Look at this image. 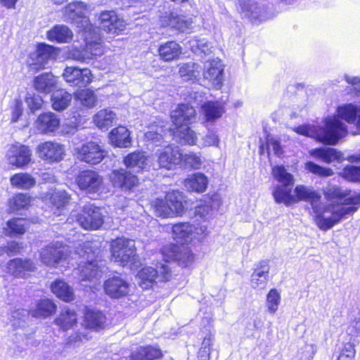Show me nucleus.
<instances>
[{"label": "nucleus", "mask_w": 360, "mask_h": 360, "mask_svg": "<svg viewBox=\"0 0 360 360\" xmlns=\"http://www.w3.org/2000/svg\"><path fill=\"white\" fill-rule=\"evenodd\" d=\"M281 301L280 294L276 289H271L266 296V306L270 313L274 314Z\"/></svg>", "instance_id": "obj_59"}, {"label": "nucleus", "mask_w": 360, "mask_h": 360, "mask_svg": "<svg viewBox=\"0 0 360 360\" xmlns=\"http://www.w3.org/2000/svg\"><path fill=\"white\" fill-rule=\"evenodd\" d=\"M37 152L41 159L49 162L60 161L65 154L63 146L53 141H46L39 144L37 146Z\"/></svg>", "instance_id": "obj_17"}, {"label": "nucleus", "mask_w": 360, "mask_h": 360, "mask_svg": "<svg viewBox=\"0 0 360 360\" xmlns=\"http://www.w3.org/2000/svg\"><path fill=\"white\" fill-rule=\"evenodd\" d=\"M56 305L50 300H40L35 308L30 311L32 316L35 318H46L56 311Z\"/></svg>", "instance_id": "obj_40"}, {"label": "nucleus", "mask_w": 360, "mask_h": 360, "mask_svg": "<svg viewBox=\"0 0 360 360\" xmlns=\"http://www.w3.org/2000/svg\"><path fill=\"white\" fill-rule=\"evenodd\" d=\"M75 96L82 105L87 108L94 107L97 100L95 94L89 89L81 90L76 94Z\"/></svg>", "instance_id": "obj_53"}, {"label": "nucleus", "mask_w": 360, "mask_h": 360, "mask_svg": "<svg viewBox=\"0 0 360 360\" xmlns=\"http://www.w3.org/2000/svg\"><path fill=\"white\" fill-rule=\"evenodd\" d=\"M127 169L134 172H139L146 169L148 165V158L144 152L136 151L127 155L124 159Z\"/></svg>", "instance_id": "obj_26"}, {"label": "nucleus", "mask_w": 360, "mask_h": 360, "mask_svg": "<svg viewBox=\"0 0 360 360\" xmlns=\"http://www.w3.org/2000/svg\"><path fill=\"white\" fill-rule=\"evenodd\" d=\"M100 28L107 33L118 34L125 28V22L114 11H105L99 15Z\"/></svg>", "instance_id": "obj_16"}, {"label": "nucleus", "mask_w": 360, "mask_h": 360, "mask_svg": "<svg viewBox=\"0 0 360 360\" xmlns=\"http://www.w3.org/2000/svg\"><path fill=\"white\" fill-rule=\"evenodd\" d=\"M323 192L328 200H342L350 195V191L332 184H328L324 187Z\"/></svg>", "instance_id": "obj_47"}, {"label": "nucleus", "mask_w": 360, "mask_h": 360, "mask_svg": "<svg viewBox=\"0 0 360 360\" xmlns=\"http://www.w3.org/2000/svg\"><path fill=\"white\" fill-rule=\"evenodd\" d=\"M110 180L115 188L122 191H131L139 184L136 175L127 169H114L110 174Z\"/></svg>", "instance_id": "obj_11"}, {"label": "nucleus", "mask_w": 360, "mask_h": 360, "mask_svg": "<svg viewBox=\"0 0 360 360\" xmlns=\"http://www.w3.org/2000/svg\"><path fill=\"white\" fill-rule=\"evenodd\" d=\"M191 24L192 21L186 19V17L174 15L173 14L165 16L162 20V25L163 26H169L180 32H184L189 29Z\"/></svg>", "instance_id": "obj_37"}, {"label": "nucleus", "mask_w": 360, "mask_h": 360, "mask_svg": "<svg viewBox=\"0 0 360 360\" xmlns=\"http://www.w3.org/2000/svg\"><path fill=\"white\" fill-rule=\"evenodd\" d=\"M170 252L171 254L168 256V248H165L163 250V255H167V262L169 258L171 260L177 262L180 266L186 267L193 261V254L184 247L181 248L179 246L174 245L171 248Z\"/></svg>", "instance_id": "obj_25"}, {"label": "nucleus", "mask_w": 360, "mask_h": 360, "mask_svg": "<svg viewBox=\"0 0 360 360\" xmlns=\"http://www.w3.org/2000/svg\"><path fill=\"white\" fill-rule=\"evenodd\" d=\"M54 323L63 330L71 329L77 325V313L70 308H64L55 319Z\"/></svg>", "instance_id": "obj_30"}, {"label": "nucleus", "mask_w": 360, "mask_h": 360, "mask_svg": "<svg viewBox=\"0 0 360 360\" xmlns=\"http://www.w3.org/2000/svg\"><path fill=\"white\" fill-rule=\"evenodd\" d=\"M185 165L191 167L193 169H199L202 165L200 156L195 153H185L182 154V159Z\"/></svg>", "instance_id": "obj_61"}, {"label": "nucleus", "mask_w": 360, "mask_h": 360, "mask_svg": "<svg viewBox=\"0 0 360 360\" xmlns=\"http://www.w3.org/2000/svg\"><path fill=\"white\" fill-rule=\"evenodd\" d=\"M110 139L112 143L117 147L127 148L131 144L130 133L125 127L122 126L112 130Z\"/></svg>", "instance_id": "obj_33"}, {"label": "nucleus", "mask_w": 360, "mask_h": 360, "mask_svg": "<svg viewBox=\"0 0 360 360\" xmlns=\"http://www.w3.org/2000/svg\"><path fill=\"white\" fill-rule=\"evenodd\" d=\"M237 8L243 18L252 22L262 20L265 11L264 6L252 0H237Z\"/></svg>", "instance_id": "obj_19"}, {"label": "nucleus", "mask_w": 360, "mask_h": 360, "mask_svg": "<svg viewBox=\"0 0 360 360\" xmlns=\"http://www.w3.org/2000/svg\"><path fill=\"white\" fill-rule=\"evenodd\" d=\"M139 278L141 280L140 285L145 289L151 286L153 282H165L169 281L172 277L169 268L167 264H160L157 268L146 266L141 269L138 273Z\"/></svg>", "instance_id": "obj_6"}, {"label": "nucleus", "mask_w": 360, "mask_h": 360, "mask_svg": "<svg viewBox=\"0 0 360 360\" xmlns=\"http://www.w3.org/2000/svg\"><path fill=\"white\" fill-rule=\"evenodd\" d=\"M30 198L27 194L18 193L15 195L8 202L9 210L11 212H18L28 207Z\"/></svg>", "instance_id": "obj_48"}, {"label": "nucleus", "mask_w": 360, "mask_h": 360, "mask_svg": "<svg viewBox=\"0 0 360 360\" xmlns=\"http://www.w3.org/2000/svg\"><path fill=\"white\" fill-rule=\"evenodd\" d=\"M296 202L304 200L309 202L315 214V221L319 228L323 231L331 229L347 215L354 213L356 208L344 207L338 204L330 203L324 205L321 202V194L313 188L298 185L294 189Z\"/></svg>", "instance_id": "obj_2"}, {"label": "nucleus", "mask_w": 360, "mask_h": 360, "mask_svg": "<svg viewBox=\"0 0 360 360\" xmlns=\"http://www.w3.org/2000/svg\"><path fill=\"white\" fill-rule=\"evenodd\" d=\"M63 77L70 86L79 88L86 86L92 80L90 70L80 69L77 67H67L64 70Z\"/></svg>", "instance_id": "obj_13"}, {"label": "nucleus", "mask_w": 360, "mask_h": 360, "mask_svg": "<svg viewBox=\"0 0 360 360\" xmlns=\"http://www.w3.org/2000/svg\"><path fill=\"white\" fill-rule=\"evenodd\" d=\"M340 175L349 181L359 183L360 182V166H347L340 172Z\"/></svg>", "instance_id": "obj_56"}, {"label": "nucleus", "mask_w": 360, "mask_h": 360, "mask_svg": "<svg viewBox=\"0 0 360 360\" xmlns=\"http://www.w3.org/2000/svg\"><path fill=\"white\" fill-rule=\"evenodd\" d=\"M202 110L207 121H214L224 113L223 108L218 102L208 101L202 105Z\"/></svg>", "instance_id": "obj_49"}, {"label": "nucleus", "mask_w": 360, "mask_h": 360, "mask_svg": "<svg viewBox=\"0 0 360 360\" xmlns=\"http://www.w3.org/2000/svg\"><path fill=\"white\" fill-rule=\"evenodd\" d=\"M309 153L314 158L321 159L327 164H330L335 160L340 162L345 160L342 153L333 148H315L311 150Z\"/></svg>", "instance_id": "obj_27"}, {"label": "nucleus", "mask_w": 360, "mask_h": 360, "mask_svg": "<svg viewBox=\"0 0 360 360\" xmlns=\"http://www.w3.org/2000/svg\"><path fill=\"white\" fill-rule=\"evenodd\" d=\"M345 77L346 82L352 86V89H350V91H353V92H351V94H354L356 96L359 95L360 77L349 75H345Z\"/></svg>", "instance_id": "obj_64"}, {"label": "nucleus", "mask_w": 360, "mask_h": 360, "mask_svg": "<svg viewBox=\"0 0 360 360\" xmlns=\"http://www.w3.org/2000/svg\"><path fill=\"white\" fill-rule=\"evenodd\" d=\"M69 57L73 60L89 63L91 60V56L86 53V49L79 50L76 48H72L69 51Z\"/></svg>", "instance_id": "obj_62"}, {"label": "nucleus", "mask_w": 360, "mask_h": 360, "mask_svg": "<svg viewBox=\"0 0 360 360\" xmlns=\"http://www.w3.org/2000/svg\"><path fill=\"white\" fill-rule=\"evenodd\" d=\"M224 68L221 61L218 59H212L207 61L204 67V77L212 82L216 88H220L223 81Z\"/></svg>", "instance_id": "obj_23"}, {"label": "nucleus", "mask_w": 360, "mask_h": 360, "mask_svg": "<svg viewBox=\"0 0 360 360\" xmlns=\"http://www.w3.org/2000/svg\"><path fill=\"white\" fill-rule=\"evenodd\" d=\"M57 80L51 72H45L37 76L34 79V89L44 94H49L56 88Z\"/></svg>", "instance_id": "obj_28"}, {"label": "nucleus", "mask_w": 360, "mask_h": 360, "mask_svg": "<svg viewBox=\"0 0 360 360\" xmlns=\"http://www.w3.org/2000/svg\"><path fill=\"white\" fill-rule=\"evenodd\" d=\"M58 50L45 44H41L37 46L36 53H33L30 58L32 62L30 66L32 70L36 71L40 70L45 68L49 60H53L57 58Z\"/></svg>", "instance_id": "obj_12"}, {"label": "nucleus", "mask_w": 360, "mask_h": 360, "mask_svg": "<svg viewBox=\"0 0 360 360\" xmlns=\"http://www.w3.org/2000/svg\"><path fill=\"white\" fill-rule=\"evenodd\" d=\"M25 101L32 112L40 109L43 104V100L41 97L35 94H27Z\"/></svg>", "instance_id": "obj_63"}, {"label": "nucleus", "mask_w": 360, "mask_h": 360, "mask_svg": "<svg viewBox=\"0 0 360 360\" xmlns=\"http://www.w3.org/2000/svg\"><path fill=\"white\" fill-rule=\"evenodd\" d=\"M188 47L196 55L202 56L212 52V46L206 39L194 38L188 41Z\"/></svg>", "instance_id": "obj_43"}, {"label": "nucleus", "mask_w": 360, "mask_h": 360, "mask_svg": "<svg viewBox=\"0 0 360 360\" xmlns=\"http://www.w3.org/2000/svg\"><path fill=\"white\" fill-rule=\"evenodd\" d=\"M8 162L18 168L27 166L32 160V150L24 145H12L6 153Z\"/></svg>", "instance_id": "obj_14"}, {"label": "nucleus", "mask_w": 360, "mask_h": 360, "mask_svg": "<svg viewBox=\"0 0 360 360\" xmlns=\"http://www.w3.org/2000/svg\"><path fill=\"white\" fill-rule=\"evenodd\" d=\"M105 323V315L99 311L87 309L84 314V323L87 328L99 330Z\"/></svg>", "instance_id": "obj_36"}, {"label": "nucleus", "mask_w": 360, "mask_h": 360, "mask_svg": "<svg viewBox=\"0 0 360 360\" xmlns=\"http://www.w3.org/2000/svg\"><path fill=\"white\" fill-rule=\"evenodd\" d=\"M272 174L281 183V185L274 187L272 192L275 201L277 203H284L287 206L295 203L296 202L295 197L291 194L294 185L293 176L288 172L282 165L274 167Z\"/></svg>", "instance_id": "obj_4"}, {"label": "nucleus", "mask_w": 360, "mask_h": 360, "mask_svg": "<svg viewBox=\"0 0 360 360\" xmlns=\"http://www.w3.org/2000/svg\"><path fill=\"white\" fill-rule=\"evenodd\" d=\"M104 290L111 298H120L126 296L129 290L128 283L120 276H112L104 283Z\"/></svg>", "instance_id": "obj_22"}, {"label": "nucleus", "mask_w": 360, "mask_h": 360, "mask_svg": "<svg viewBox=\"0 0 360 360\" xmlns=\"http://www.w3.org/2000/svg\"><path fill=\"white\" fill-rule=\"evenodd\" d=\"M162 356V352L157 347H140L131 353L133 360H155Z\"/></svg>", "instance_id": "obj_39"}, {"label": "nucleus", "mask_w": 360, "mask_h": 360, "mask_svg": "<svg viewBox=\"0 0 360 360\" xmlns=\"http://www.w3.org/2000/svg\"><path fill=\"white\" fill-rule=\"evenodd\" d=\"M10 181L13 186L22 189H29L36 184L34 178L27 173L15 174L11 177Z\"/></svg>", "instance_id": "obj_46"}, {"label": "nucleus", "mask_w": 360, "mask_h": 360, "mask_svg": "<svg viewBox=\"0 0 360 360\" xmlns=\"http://www.w3.org/2000/svg\"><path fill=\"white\" fill-rule=\"evenodd\" d=\"M30 312L24 309H18L11 312V323L14 328H24L27 325Z\"/></svg>", "instance_id": "obj_51"}, {"label": "nucleus", "mask_w": 360, "mask_h": 360, "mask_svg": "<svg viewBox=\"0 0 360 360\" xmlns=\"http://www.w3.org/2000/svg\"><path fill=\"white\" fill-rule=\"evenodd\" d=\"M167 134H168L167 130L164 129L162 127H159L155 131L150 130L147 131L145 136L152 144L161 146Z\"/></svg>", "instance_id": "obj_55"}, {"label": "nucleus", "mask_w": 360, "mask_h": 360, "mask_svg": "<svg viewBox=\"0 0 360 360\" xmlns=\"http://www.w3.org/2000/svg\"><path fill=\"white\" fill-rule=\"evenodd\" d=\"M77 221L84 229L96 230L103 224V215L98 207L88 203L77 216Z\"/></svg>", "instance_id": "obj_7"}, {"label": "nucleus", "mask_w": 360, "mask_h": 360, "mask_svg": "<svg viewBox=\"0 0 360 360\" xmlns=\"http://www.w3.org/2000/svg\"><path fill=\"white\" fill-rule=\"evenodd\" d=\"M72 101V95L64 89L54 91L51 96L52 107L55 110L63 111Z\"/></svg>", "instance_id": "obj_41"}, {"label": "nucleus", "mask_w": 360, "mask_h": 360, "mask_svg": "<svg viewBox=\"0 0 360 360\" xmlns=\"http://www.w3.org/2000/svg\"><path fill=\"white\" fill-rule=\"evenodd\" d=\"M50 200L57 209L63 208L70 202V195L65 191H58L52 194Z\"/></svg>", "instance_id": "obj_54"}, {"label": "nucleus", "mask_w": 360, "mask_h": 360, "mask_svg": "<svg viewBox=\"0 0 360 360\" xmlns=\"http://www.w3.org/2000/svg\"><path fill=\"white\" fill-rule=\"evenodd\" d=\"M338 117H327L323 127L313 124H302L294 129L300 135L315 139L326 145H336L340 139L347 134V126L340 120H345L348 123H356V131L360 130V106L352 103L339 106Z\"/></svg>", "instance_id": "obj_1"}, {"label": "nucleus", "mask_w": 360, "mask_h": 360, "mask_svg": "<svg viewBox=\"0 0 360 360\" xmlns=\"http://www.w3.org/2000/svg\"><path fill=\"white\" fill-rule=\"evenodd\" d=\"M75 252L82 258L78 269L75 271V274L79 276V279L81 281H91L100 278L102 271L97 262L94 260L95 251L92 250L91 243L90 242L84 243L77 248Z\"/></svg>", "instance_id": "obj_3"}, {"label": "nucleus", "mask_w": 360, "mask_h": 360, "mask_svg": "<svg viewBox=\"0 0 360 360\" xmlns=\"http://www.w3.org/2000/svg\"><path fill=\"white\" fill-rule=\"evenodd\" d=\"M165 199L174 215L179 214L184 211V195L181 192L177 191H169L167 193Z\"/></svg>", "instance_id": "obj_45"}, {"label": "nucleus", "mask_w": 360, "mask_h": 360, "mask_svg": "<svg viewBox=\"0 0 360 360\" xmlns=\"http://www.w3.org/2000/svg\"><path fill=\"white\" fill-rule=\"evenodd\" d=\"M27 221L23 218H13L6 223V231L9 236L22 235L27 229Z\"/></svg>", "instance_id": "obj_44"}, {"label": "nucleus", "mask_w": 360, "mask_h": 360, "mask_svg": "<svg viewBox=\"0 0 360 360\" xmlns=\"http://www.w3.org/2000/svg\"><path fill=\"white\" fill-rule=\"evenodd\" d=\"M116 120V114L110 109L101 110L94 117L95 124L102 130L108 129Z\"/></svg>", "instance_id": "obj_34"}, {"label": "nucleus", "mask_w": 360, "mask_h": 360, "mask_svg": "<svg viewBox=\"0 0 360 360\" xmlns=\"http://www.w3.org/2000/svg\"><path fill=\"white\" fill-rule=\"evenodd\" d=\"M75 151L77 160L91 165L98 164L106 155V152L102 147L94 141L82 144L76 148Z\"/></svg>", "instance_id": "obj_9"}, {"label": "nucleus", "mask_w": 360, "mask_h": 360, "mask_svg": "<svg viewBox=\"0 0 360 360\" xmlns=\"http://www.w3.org/2000/svg\"><path fill=\"white\" fill-rule=\"evenodd\" d=\"M154 209L156 214L159 217L166 218L174 216V214L169 206L166 199H157L154 202Z\"/></svg>", "instance_id": "obj_57"}, {"label": "nucleus", "mask_w": 360, "mask_h": 360, "mask_svg": "<svg viewBox=\"0 0 360 360\" xmlns=\"http://www.w3.org/2000/svg\"><path fill=\"white\" fill-rule=\"evenodd\" d=\"M60 123V118L56 114L48 112L39 115L34 125L39 133L50 135L58 130Z\"/></svg>", "instance_id": "obj_18"}, {"label": "nucleus", "mask_w": 360, "mask_h": 360, "mask_svg": "<svg viewBox=\"0 0 360 360\" xmlns=\"http://www.w3.org/2000/svg\"><path fill=\"white\" fill-rule=\"evenodd\" d=\"M112 258L120 265L136 267L139 264L135 242L125 238H118L111 244Z\"/></svg>", "instance_id": "obj_5"}, {"label": "nucleus", "mask_w": 360, "mask_h": 360, "mask_svg": "<svg viewBox=\"0 0 360 360\" xmlns=\"http://www.w3.org/2000/svg\"><path fill=\"white\" fill-rule=\"evenodd\" d=\"M199 65L193 62H188L179 65V72L181 77L186 80L195 78L198 75Z\"/></svg>", "instance_id": "obj_52"}, {"label": "nucleus", "mask_w": 360, "mask_h": 360, "mask_svg": "<svg viewBox=\"0 0 360 360\" xmlns=\"http://www.w3.org/2000/svg\"><path fill=\"white\" fill-rule=\"evenodd\" d=\"M86 6L81 1L69 4L64 10L65 18L68 20L75 21L78 18H84L86 12Z\"/></svg>", "instance_id": "obj_42"}, {"label": "nucleus", "mask_w": 360, "mask_h": 360, "mask_svg": "<svg viewBox=\"0 0 360 360\" xmlns=\"http://www.w3.org/2000/svg\"><path fill=\"white\" fill-rule=\"evenodd\" d=\"M69 255L68 247L59 241L52 242L40 251L41 262L46 266H56L67 259Z\"/></svg>", "instance_id": "obj_8"}, {"label": "nucleus", "mask_w": 360, "mask_h": 360, "mask_svg": "<svg viewBox=\"0 0 360 360\" xmlns=\"http://www.w3.org/2000/svg\"><path fill=\"white\" fill-rule=\"evenodd\" d=\"M79 188L88 193H97L103 187V179L97 172L91 169L79 172L76 177Z\"/></svg>", "instance_id": "obj_10"}, {"label": "nucleus", "mask_w": 360, "mask_h": 360, "mask_svg": "<svg viewBox=\"0 0 360 360\" xmlns=\"http://www.w3.org/2000/svg\"><path fill=\"white\" fill-rule=\"evenodd\" d=\"M7 271L11 275L20 278H26L37 269L35 262L30 259L14 258L8 262Z\"/></svg>", "instance_id": "obj_15"}, {"label": "nucleus", "mask_w": 360, "mask_h": 360, "mask_svg": "<svg viewBox=\"0 0 360 360\" xmlns=\"http://www.w3.org/2000/svg\"><path fill=\"white\" fill-rule=\"evenodd\" d=\"M174 139L181 144L194 145L196 143L197 137L195 132L188 126L172 129Z\"/></svg>", "instance_id": "obj_38"}, {"label": "nucleus", "mask_w": 360, "mask_h": 360, "mask_svg": "<svg viewBox=\"0 0 360 360\" xmlns=\"http://www.w3.org/2000/svg\"><path fill=\"white\" fill-rule=\"evenodd\" d=\"M184 185L188 191L203 193L207 188L208 179L204 174L198 172L185 179Z\"/></svg>", "instance_id": "obj_32"}, {"label": "nucleus", "mask_w": 360, "mask_h": 360, "mask_svg": "<svg viewBox=\"0 0 360 360\" xmlns=\"http://www.w3.org/2000/svg\"><path fill=\"white\" fill-rule=\"evenodd\" d=\"M85 49L86 53L91 56V60L94 57L103 55L104 52V48L101 39L87 41Z\"/></svg>", "instance_id": "obj_60"}, {"label": "nucleus", "mask_w": 360, "mask_h": 360, "mask_svg": "<svg viewBox=\"0 0 360 360\" xmlns=\"http://www.w3.org/2000/svg\"><path fill=\"white\" fill-rule=\"evenodd\" d=\"M195 110L188 104H180L172 111L171 119L175 128L188 126L195 119Z\"/></svg>", "instance_id": "obj_20"}, {"label": "nucleus", "mask_w": 360, "mask_h": 360, "mask_svg": "<svg viewBox=\"0 0 360 360\" xmlns=\"http://www.w3.org/2000/svg\"><path fill=\"white\" fill-rule=\"evenodd\" d=\"M270 266L267 260L260 261L255 265L254 271L250 277V285L255 290L265 288L268 281Z\"/></svg>", "instance_id": "obj_24"}, {"label": "nucleus", "mask_w": 360, "mask_h": 360, "mask_svg": "<svg viewBox=\"0 0 360 360\" xmlns=\"http://www.w3.org/2000/svg\"><path fill=\"white\" fill-rule=\"evenodd\" d=\"M305 168L314 174L321 177L330 176L334 174L333 169L330 168L321 167L313 162H307Z\"/></svg>", "instance_id": "obj_58"}, {"label": "nucleus", "mask_w": 360, "mask_h": 360, "mask_svg": "<svg viewBox=\"0 0 360 360\" xmlns=\"http://www.w3.org/2000/svg\"><path fill=\"white\" fill-rule=\"evenodd\" d=\"M158 156V163L160 167L171 169L174 165L181 162L182 153L177 147L166 146L162 150L156 153Z\"/></svg>", "instance_id": "obj_21"}, {"label": "nucleus", "mask_w": 360, "mask_h": 360, "mask_svg": "<svg viewBox=\"0 0 360 360\" xmlns=\"http://www.w3.org/2000/svg\"><path fill=\"white\" fill-rule=\"evenodd\" d=\"M51 288L52 292L65 302H70L75 298L72 288L63 280H56Z\"/></svg>", "instance_id": "obj_35"}, {"label": "nucleus", "mask_w": 360, "mask_h": 360, "mask_svg": "<svg viewBox=\"0 0 360 360\" xmlns=\"http://www.w3.org/2000/svg\"><path fill=\"white\" fill-rule=\"evenodd\" d=\"M158 53L162 60L169 62L179 58L182 53V49L175 41H169L159 46Z\"/></svg>", "instance_id": "obj_29"}, {"label": "nucleus", "mask_w": 360, "mask_h": 360, "mask_svg": "<svg viewBox=\"0 0 360 360\" xmlns=\"http://www.w3.org/2000/svg\"><path fill=\"white\" fill-rule=\"evenodd\" d=\"M193 232V226L189 223H179L172 226V233L176 239L188 241Z\"/></svg>", "instance_id": "obj_50"}, {"label": "nucleus", "mask_w": 360, "mask_h": 360, "mask_svg": "<svg viewBox=\"0 0 360 360\" xmlns=\"http://www.w3.org/2000/svg\"><path fill=\"white\" fill-rule=\"evenodd\" d=\"M73 37L71 30L63 25H56L47 32V38L51 41L68 43Z\"/></svg>", "instance_id": "obj_31"}]
</instances>
